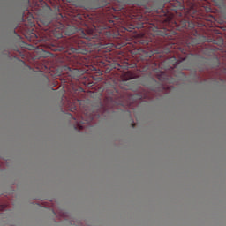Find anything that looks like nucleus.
<instances>
[{
    "label": "nucleus",
    "instance_id": "obj_3",
    "mask_svg": "<svg viewBox=\"0 0 226 226\" xmlns=\"http://www.w3.org/2000/svg\"><path fill=\"white\" fill-rule=\"evenodd\" d=\"M87 123H91V119H89V120H87Z\"/></svg>",
    "mask_w": 226,
    "mask_h": 226
},
{
    "label": "nucleus",
    "instance_id": "obj_1",
    "mask_svg": "<svg viewBox=\"0 0 226 226\" xmlns=\"http://www.w3.org/2000/svg\"><path fill=\"white\" fill-rule=\"evenodd\" d=\"M84 124H86V122L77 121L74 128H75V130H84V128H86V125H84Z\"/></svg>",
    "mask_w": 226,
    "mask_h": 226
},
{
    "label": "nucleus",
    "instance_id": "obj_2",
    "mask_svg": "<svg viewBox=\"0 0 226 226\" xmlns=\"http://www.w3.org/2000/svg\"><path fill=\"white\" fill-rule=\"evenodd\" d=\"M132 79H133V74L132 72L128 71L125 72V80H132Z\"/></svg>",
    "mask_w": 226,
    "mask_h": 226
}]
</instances>
